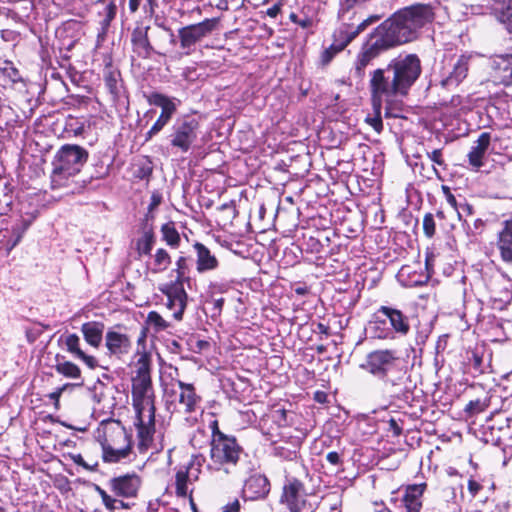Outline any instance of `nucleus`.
Instances as JSON below:
<instances>
[{
    "label": "nucleus",
    "instance_id": "nucleus-57",
    "mask_svg": "<svg viewBox=\"0 0 512 512\" xmlns=\"http://www.w3.org/2000/svg\"><path fill=\"white\" fill-rule=\"evenodd\" d=\"M429 333H430L429 330L418 331L417 334H416V344L417 345H424L426 340H427V338H428Z\"/></svg>",
    "mask_w": 512,
    "mask_h": 512
},
{
    "label": "nucleus",
    "instance_id": "nucleus-33",
    "mask_svg": "<svg viewBox=\"0 0 512 512\" xmlns=\"http://www.w3.org/2000/svg\"><path fill=\"white\" fill-rule=\"evenodd\" d=\"M178 386L181 389L179 403L184 405L186 413H192L198 400L194 386L183 381H178Z\"/></svg>",
    "mask_w": 512,
    "mask_h": 512
},
{
    "label": "nucleus",
    "instance_id": "nucleus-58",
    "mask_svg": "<svg viewBox=\"0 0 512 512\" xmlns=\"http://www.w3.org/2000/svg\"><path fill=\"white\" fill-rule=\"evenodd\" d=\"M481 488L482 486L477 481L473 479L468 481V490L473 496H475L481 490Z\"/></svg>",
    "mask_w": 512,
    "mask_h": 512
},
{
    "label": "nucleus",
    "instance_id": "nucleus-49",
    "mask_svg": "<svg viewBox=\"0 0 512 512\" xmlns=\"http://www.w3.org/2000/svg\"><path fill=\"white\" fill-rule=\"evenodd\" d=\"M209 428L211 430V440L210 442H215L220 440V437H227L228 434L223 433L220 428L217 420H213L209 424Z\"/></svg>",
    "mask_w": 512,
    "mask_h": 512
},
{
    "label": "nucleus",
    "instance_id": "nucleus-35",
    "mask_svg": "<svg viewBox=\"0 0 512 512\" xmlns=\"http://www.w3.org/2000/svg\"><path fill=\"white\" fill-rule=\"evenodd\" d=\"M149 37L154 47H161L167 37L170 38V42L172 44L176 43L173 31L162 24H157L155 28L150 27Z\"/></svg>",
    "mask_w": 512,
    "mask_h": 512
},
{
    "label": "nucleus",
    "instance_id": "nucleus-64",
    "mask_svg": "<svg viewBox=\"0 0 512 512\" xmlns=\"http://www.w3.org/2000/svg\"><path fill=\"white\" fill-rule=\"evenodd\" d=\"M446 200L455 210H458V202L456 200V197L452 193H449V195H447Z\"/></svg>",
    "mask_w": 512,
    "mask_h": 512
},
{
    "label": "nucleus",
    "instance_id": "nucleus-53",
    "mask_svg": "<svg viewBox=\"0 0 512 512\" xmlns=\"http://www.w3.org/2000/svg\"><path fill=\"white\" fill-rule=\"evenodd\" d=\"M162 202V194L159 191H153L148 210L153 212Z\"/></svg>",
    "mask_w": 512,
    "mask_h": 512
},
{
    "label": "nucleus",
    "instance_id": "nucleus-2",
    "mask_svg": "<svg viewBox=\"0 0 512 512\" xmlns=\"http://www.w3.org/2000/svg\"><path fill=\"white\" fill-rule=\"evenodd\" d=\"M422 73V63L417 54H399L386 66L370 72L369 91L374 111L365 121L378 134L383 130L381 117L383 101L391 103L399 97H406Z\"/></svg>",
    "mask_w": 512,
    "mask_h": 512
},
{
    "label": "nucleus",
    "instance_id": "nucleus-11",
    "mask_svg": "<svg viewBox=\"0 0 512 512\" xmlns=\"http://www.w3.org/2000/svg\"><path fill=\"white\" fill-rule=\"evenodd\" d=\"M402 360L396 355V352L390 349H380L370 352L366 356L362 368L377 379H382Z\"/></svg>",
    "mask_w": 512,
    "mask_h": 512
},
{
    "label": "nucleus",
    "instance_id": "nucleus-19",
    "mask_svg": "<svg viewBox=\"0 0 512 512\" xmlns=\"http://www.w3.org/2000/svg\"><path fill=\"white\" fill-rule=\"evenodd\" d=\"M163 294L167 296V307L174 310L173 317L181 320L187 305L188 295L180 283H172L165 289H161Z\"/></svg>",
    "mask_w": 512,
    "mask_h": 512
},
{
    "label": "nucleus",
    "instance_id": "nucleus-60",
    "mask_svg": "<svg viewBox=\"0 0 512 512\" xmlns=\"http://www.w3.org/2000/svg\"><path fill=\"white\" fill-rule=\"evenodd\" d=\"M281 11V5L280 4H274L270 8L267 9L266 14L271 17L275 18Z\"/></svg>",
    "mask_w": 512,
    "mask_h": 512
},
{
    "label": "nucleus",
    "instance_id": "nucleus-8",
    "mask_svg": "<svg viewBox=\"0 0 512 512\" xmlns=\"http://www.w3.org/2000/svg\"><path fill=\"white\" fill-rule=\"evenodd\" d=\"M215 442H210V459L217 465V470H223L225 473H232L231 468L236 467L243 462V456L247 455L242 446L233 435L220 437Z\"/></svg>",
    "mask_w": 512,
    "mask_h": 512
},
{
    "label": "nucleus",
    "instance_id": "nucleus-3",
    "mask_svg": "<svg viewBox=\"0 0 512 512\" xmlns=\"http://www.w3.org/2000/svg\"><path fill=\"white\" fill-rule=\"evenodd\" d=\"M411 330L409 317L400 309L381 305L368 321L365 331L372 339L395 340L406 337Z\"/></svg>",
    "mask_w": 512,
    "mask_h": 512
},
{
    "label": "nucleus",
    "instance_id": "nucleus-48",
    "mask_svg": "<svg viewBox=\"0 0 512 512\" xmlns=\"http://www.w3.org/2000/svg\"><path fill=\"white\" fill-rule=\"evenodd\" d=\"M341 51L342 50H338V45L332 42V44L322 52V63L324 65L328 64L334 58V56Z\"/></svg>",
    "mask_w": 512,
    "mask_h": 512
},
{
    "label": "nucleus",
    "instance_id": "nucleus-32",
    "mask_svg": "<svg viewBox=\"0 0 512 512\" xmlns=\"http://www.w3.org/2000/svg\"><path fill=\"white\" fill-rule=\"evenodd\" d=\"M142 235L136 241V251L139 256L151 255V251L156 242V236L153 227L147 224L142 227Z\"/></svg>",
    "mask_w": 512,
    "mask_h": 512
},
{
    "label": "nucleus",
    "instance_id": "nucleus-23",
    "mask_svg": "<svg viewBox=\"0 0 512 512\" xmlns=\"http://www.w3.org/2000/svg\"><path fill=\"white\" fill-rule=\"evenodd\" d=\"M105 345L111 355L120 358L129 353L132 343L128 335L114 330H109L105 335Z\"/></svg>",
    "mask_w": 512,
    "mask_h": 512
},
{
    "label": "nucleus",
    "instance_id": "nucleus-56",
    "mask_svg": "<svg viewBox=\"0 0 512 512\" xmlns=\"http://www.w3.org/2000/svg\"><path fill=\"white\" fill-rule=\"evenodd\" d=\"M389 429L392 431L394 436H399L402 434V427L399 426L394 418L389 420Z\"/></svg>",
    "mask_w": 512,
    "mask_h": 512
},
{
    "label": "nucleus",
    "instance_id": "nucleus-34",
    "mask_svg": "<svg viewBox=\"0 0 512 512\" xmlns=\"http://www.w3.org/2000/svg\"><path fill=\"white\" fill-rule=\"evenodd\" d=\"M55 359L56 364L54 367L57 373L70 379L81 378V370L75 363L71 361H66L64 356H61L59 354L56 355Z\"/></svg>",
    "mask_w": 512,
    "mask_h": 512
},
{
    "label": "nucleus",
    "instance_id": "nucleus-52",
    "mask_svg": "<svg viewBox=\"0 0 512 512\" xmlns=\"http://www.w3.org/2000/svg\"><path fill=\"white\" fill-rule=\"evenodd\" d=\"M306 246H307V249L312 252V253H319L322 249V244L321 242L316 239L315 237H312L310 236L307 240H306Z\"/></svg>",
    "mask_w": 512,
    "mask_h": 512
},
{
    "label": "nucleus",
    "instance_id": "nucleus-45",
    "mask_svg": "<svg viewBox=\"0 0 512 512\" xmlns=\"http://www.w3.org/2000/svg\"><path fill=\"white\" fill-rule=\"evenodd\" d=\"M488 407V404L485 401L480 399L470 401L466 407L465 412L469 415H476L483 412Z\"/></svg>",
    "mask_w": 512,
    "mask_h": 512
},
{
    "label": "nucleus",
    "instance_id": "nucleus-25",
    "mask_svg": "<svg viewBox=\"0 0 512 512\" xmlns=\"http://www.w3.org/2000/svg\"><path fill=\"white\" fill-rule=\"evenodd\" d=\"M426 486V483L407 486L402 500L407 512H420L422 508L421 498Z\"/></svg>",
    "mask_w": 512,
    "mask_h": 512
},
{
    "label": "nucleus",
    "instance_id": "nucleus-28",
    "mask_svg": "<svg viewBox=\"0 0 512 512\" xmlns=\"http://www.w3.org/2000/svg\"><path fill=\"white\" fill-rule=\"evenodd\" d=\"M491 135L488 132H483L478 137L475 142V146H473L468 153V160L470 165L476 168H480L483 165V157L490 145Z\"/></svg>",
    "mask_w": 512,
    "mask_h": 512
},
{
    "label": "nucleus",
    "instance_id": "nucleus-47",
    "mask_svg": "<svg viewBox=\"0 0 512 512\" xmlns=\"http://www.w3.org/2000/svg\"><path fill=\"white\" fill-rule=\"evenodd\" d=\"M69 456H70L71 460H72L75 464H77V465H79V466L83 467L84 469H86V470H88V471H91V472H94V471H96V470H97V467H98V463H97V462H95V463H94V464H92V465H91V464H88V463L84 460V458L82 457V455H81V454H70Z\"/></svg>",
    "mask_w": 512,
    "mask_h": 512
},
{
    "label": "nucleus",
    "instance_id": "nucleus-13",
    "mask_svg": "<svg viewBox=\"0 0 512 512\" xmlns=\"http://www.w3.org/2000/svg\"><path fill=\"white\" fill-rule=\"evenodd\" d=\"M381 15H370L357 26L343 23L333 33V43L338 45V50H344L360 33L365 31L370 25L378 22Z\"/></svg>",
    "mask_w": 512,
    "mask_h": 512
},
{
    "label": "nucleus",
    "instance_id": "nucleus-39",
    "mask_svg": "<svg viewBox=\"0 0 512 512\" xmlns=\"http://www.w3.org/2000/svg\"><path fill=\"white\" fill-rule=\"evenodd\" d=\"M170 263L171 257L168 252L163 248L158 249L154 255V264L156 266L154 272L166 270Z\"/></svg>",
    "mask_w": 512,
    "mask_h": 512
},
{
    "label": "nucleus",
    "instance_id": "nucleus-12",
    "mask_svg": "<svg viewBox=\"0 0 512 512\" xmlns=\"http://www.w3.org/2000/svg\"><path fill=\"white\" fill-rule=\"evenodd\" d=\"M148 102L161 108V114L145 135V141L151 140L170 122L177 110L176 103L164 94L153 92L148 97Z\"/></svg>",
    "mask_w": 512,
    "mask_h": 512
},
{
    "label": "nucleus",
    "instance_id": "nucleus-14",
    "mask_svg": "<svg viewBox=\"0 0 512 512\" xmlns=\"http://www.w3.org/2000/svg\"><path fill=\"white\" fill-rule=\"evenodd\" d=\"M135 426L138 437V450L143 453L148 450L155 433V411L141 412L136 414Z\"/></svg>",
    "mask_w": 512,
    "mask_h": 512
},
{
    "label": "nucleus",
    "instance_id": "nucleus-62",
    "mask_svg": "<svg viewBox=\"0 0 512 512\" xmlns=\"http://www.w3.org/2000/svg\"><path fill=\"white\" fill-rule=\"evenodd\" d=\"M277 454L280 455V456H284L286 459H289V460H293L295 457H296V452L295 451H289L287 450L286 452L287 453H282L281 451H284L285 449L284 448H277Z\"/></svg>",
    "mask_w": 512,
    "mask_h": 512
},
{
    "label": "nucleus",
    "instance_id": "nucleus-27",
    "mask_svg": "<svg viewBox=\"0 0 512 512\" xmlns=\"http://www.w3.org/2000/svg\"><path fill=\"white\" fill-rule=\"evenodd\" d=\"M80 330L87 344H89L93 348H98L101 345L103 340V333L105 330V325L103 322H85L82 324Z\"/></svg>",
    "mask_w": 512,
    "mask_h": 512
},
{
    "label": "nucleus",
    "instance_id": "nucleus-37",
    "mask_svg": "<svg viewBox=\"0 0 512 512\" xmlns=\"http://www.w3.org/2000/svg\"><path fill=\"white\" fill-rule=\"evenodd\" d=\"M161 233L163 240L171 247H178L180 243V235L175 228L173 222H168L162 225Z\"/></svg>",
    "mask_w": 512,
    "mask_h": 512
},
{
    "label": "nucleus",
    "instance_id": "nucleus-9",
    "mask_svg": "<svg viewBox=\"0 0 512 512\" xmlns=\"http://www.w3.org/2000/svg\"><path fill=\"white\" fill-rule=\"evenodd\" d=\"M219 23V18H206L199 23L178 29V38L183 54L191 55L196 50L197 43L211 36L219 28Z\"/></svg>",
    "mask_w": 512,
    "mask_h": 512
},
{
    "label": "nucleus",
    "instance_id": "nucleus-41",
    "mask_svg": "<svg viewBox=\"0 0 512 512\" xmlns=\"http://www.w3.org/2000/svg\"><path fill=\"white\" fill-rule=\"evenodd\" d=\"M146 322L149 326L154 328L155 332L163 331L169 326L163 317L156 311H151L148 313Z\"/></svg>",
    "mask_w": 512,
    "mask_h": 512
},
{
    "label": "nucleus",
    "instance_id": "nucleus-50",
    "mask_svg": "<svg viewBox=\"0 0 512 512\" xmlns=\"http://www.w3.org/2000/svg\"><path fill=\"white\" fill-rule=\"evenodd\" d=\"M141 1L142 0H129V10L131 13H135L139 9ZM146 2L150 13H153L155 7L157 6L156 0H146Z\"/></svg>",
    "mask_w": 512,
    "mask_h": 512
},
{
    "label": "nucleus",
    "instance_id": "nucleus-24",
    "mask_svg": "<svg viewBox=\"0 0 512 512\" xmlns=\"http://www.w3.org/2000/svg\"><path fill=\"white\" fill-rule=\"evenodd\" d=\"M430 278L428 272L417 271L412 266H403L398 273V280L405 287H418L426 284Z\"/></svg>",
    "mask_w": 512,
    "mask_h": 512
},
{
    "label": "nucleus",
    "instance_id": "nucleus-10",
    "mask_svg": "<svg viewBox=\"0 0 512 512\" xmlns=\"http://www.w3.org/2000/svg\"><path fill=\"white\" fill-rule=\"evenodd\" d=\"M381 380L392 398L407 402L412 397L414 384L402 361Z\"/></svg>",
    "mask_w": 512,
    "mask_h": 512
},
{
    "label": "nucleus",
    "instance_id": "nucleus-15",
    "mask_svg": "<svg viewBox=\"0 0 512 512\" xmlns=\"http://www.w3.org/2000/svg\"><path fill=\"white\" fill-rule=\"evenodd\" d=\"M112 492L124 498L136 497L141 486V478L136 473H127L109 480Z\"/></svg>",
    "mask_w": 512,
    "mask_h": 512
},
{
    "label": "nucleus",
    "instance_id": "nucleus-26",
    "mask_svg": "<svg viewBox=\"0 0 512 512\" xmlns=\"http://www.w3.org/2000/svg\"><path fill=\"white\" fill-rule=\"evenodd\" d=\"M196 251V264L197 271L199 273H204L206 271H211L217 269L219 262L215 255L211 253V251L202 243L196 242L193 245Z\"/></svg>",
    "mask_w": 512,
    "mask_h": 512
},
{
    "label": "nucleus",
    "instance_id": "nucleus-20",
    "mask_svg": "<svg viewBox=\"0 0 512 512\" xmlns=\"http://www.w3.org/2000/svg\"><path fill=\"white\" fill-rule=\"evenodd\" d=\"M150 27H136L131 33V43L133 51L143 59H148L152 54L163 55L162 52L155 49L149 37Z\"/></svg>",
    "mask_w": 512,
    "mask_h": 512
},
{
    "label": "nucleus",
    "instance_id": "nucleus-16",
    "mask_svg": "<svg viewBox=\"0 0 512 512\" xmlns=\"http://www.w3.org/2000/svg\"><path fill=\"white\" fill-rule=\"evenodd\" d=\"M60 347L65 349L75 359L82 360L90 369L98 367V361L94 356L86 354L81 349L80 337L75 333H65L58 339Z\"/></svg>",
    "mask_w": 512,
    "mask_h": 512
},
{
    "label": "nucleus",
    "instance_id": "nucleus-40",
    "mask_svg": "<svg viewBox=\"0 0 512 512\" xmlns=\"http://www.w3.org/2000/svg\"><path fill=\"white\" fill-rule=\"evenodd\" d=\"M189 259L187 257L181 256L176 261V281L174 283H180L183 285V283L187 280H189V277L186 276V274L189 271Z\"/></svg>",
    "mask_w": 512,
    "mask_h": 512
},
{
    "label": "nucleus",
    "instance_id": "nucleus-42",
    "mask_svg": "<svg viewBox=\"0 0 512 512\" xmlns=\"http://www.w3.org/2000/svg\"><path fill=\"white\" fill-rule=\"evenodd\" d=\"M116 11H117V6L114 2H110L104 8V12H103L104 17L100 22L103 30H106L110 26L112 20L116 16Z\"/></svg>",
    "mask_w": 512,
    "mask_h": 512
},
{
    "label": "nucleus",
    "instance_id": "nucleus-46",
    "mask_svg": "<svg viewBox=\"0 0 512 512\" xmlns=\"http://www.w3.org/2000/svg\"><path fill=\"white\" fill-rule=\"evenodd\" d=\"M435 220L432 213H426L423 218V231L428 238H432L435 234Z\"/></svg>",
    "mask_w": 512,
    "mask_h": 512
},
{
    "label": "nucleus",
    "instance_id": "nucleus-5",
    "mask_svg": "<svg viewBox=\"0 0 512 512\" xmlns=\"http://www.w3.org/2000/svg\"><path fill=\"white\" fill-rule=\"evenodd\" d=\"M104 462L116 463L128 457L131 442L120 421H111L104 426V435L100 440Z\"/></svg>",
    "mask_w": 512,
    "mask_h": 512
},
{
    "label": "nucleus",
    "instance_id": "nucleus-63",
    "mask_svg": "<svg viewBox=\"0 0 512 512\" xmlns=\"http://www.w3.org/2000/svg\"><path fill=\"white\" fill-rule=\"evenodd\" d=\"M314 400L318 403H325L327 401V394L322 391H316L314 394Z\"/></svg>",
    "mask_w": 512,
    "mask_h": 512
},
{
    "label": "nucleus",
    "instance_id": "nucleus-6",
    "mask_svg": "<svg viewBox=\"0 0 512 512\" xmlns=\"http://www.w3.org/2000/svg\"><path fill=\"white\" fill-rule=\"evenodd\" d=\"M199 133V119L193 114H184L174 120L167 139L173 150L187 153L194 148Z\"/></svg>",
    "mask_w": 512,
    "mask_h": 512
},
{
    "label": "nucleus",
    "instance_id": "nucleus-61",
    "mask_svg": "<svg viewBox=\"0 0 512 512\" xmlns=\"http://www.w3.org/2000/svg\"><path fill=\"white\" fill-rule=\"evenodd\" d=\"M154 220V215H153V212H150L148 210V212L146 213L143 221H142V224H141V228L144 227L146 224L149 226V227H153V222Z\"/></svg>",
    "mask_w": 512,
    "mask_h": 512
},
{
    "label": "nucleus",
    "instance_id": "nucleus-21",
    "mask_svg": "<svg viewBox=\"0 0 512 512\" xmlns=\"http://www.w3.org/2000/svg\"><path fill=\"white\" fill-rule=\"evenodd\" d=\"M496 247L501 260L506 264H512V213L501 222V228L497 232Z\"/></svg>",
    "mask_w": 512,
    "mask_h": 512
},
{
    "label": "nucleus",
    "instance_id": "nucleus-22",
    "mask_svg": "<svg viewBox=\"0 0 512 512\" xmlns=\"http://www.w3.org/2000/svg\"><path fill=\"white\" fill-rule=\"evenodd\" d=\"M270 491V483L266 476L254 474L244 483L242 494L246 500L265 498Z\"/></svg>",
    "mask_w": 512,
    "mask_h": 512
},
{
    "label": "nucleus",
    "instance_id": "nucleus-18",
    "mask_svg": "<svg viewBox=\"0 0 512 512\" xmlns=\"http://www.w3.org/2000/svg\"><path fill=\"white\" fill-rule=\"evenodd\" d=\"M281 502L287 505L290 512H301L306 504L302 482L297 479L289 480L283 487Z\"/></svg>",
    "mask_w": 512,
    "mask_h": 512
},
{
    "label": "nucleus",
    "instance_id": "nucleus-55",
    "mask_svg": "<svg viewBox=\"0 0 512 512\" xmlns=\"http://www.w3.org/2000/svg\"><path fill=\"white\" fill-rule=\"evenodd\" d=\"M326 460L333 466H338L342 463L341 456L336 451H331L326 455Z\"/></svg>",
    "mask_w": 512,
    "mask_h": 512
},
{
    "label": "nucleus",
    "instance_id": "nucleus-1",
    "mask_svg": "<svg viewBox=\"0 0 512 512\" xmlns=\"http://www.w3.org/2000/svg\"><path fill=\"white\" fill-rule=\"evenodd\" d=\"M438 3H415L394 12L377 26L363 43L354 62L353 76L362 80L366 67L383 52L412 42L435 19Z\"/></svg>",
    "mask_w": 512,
    "mask_h": 512
},
{
    "label": "nucleus",
    "instance_id": "nucleus-4",
    "mask_svg": "<svg viewBox=\"0 0 512 512\" xmlns=\"http://www.w3.org/2000/svg\"><path fill=\"white\" fill-rule=\"evenodd\" d=\"M88 156V151L79 145H63L52 162L51 187L53 189L68 187L70 179L81 171Z\"/></svg>",
    "mask_w": 512,
    "mask_h": 512
},
{
    "label": "nucleus",
    "instance_id": "nucleus-17",
    "mask_svg": "<svg viewBox=\"0 0 512 512\" xmlns=\"http://www.w3.org/2000/svg\"><path fill=\"white\" fill-rule=\"evenodd\" d=\"M490 68L494 83L512 85V54L493 56L490 59Z\"/></svg>",
    "mask_w": 512,
    "mask_h": 512
},
{
    "label": "nucleus",
    "instance_id": "nucleus-30",
    "mask_svg": "<svg viewBox=\"0 0 512 512\" xmlns=\"http://www.w3.org/2000/svg\"><path fill=\"white\" fill-rule=\"evenodd\" d=\"M37 217L36 213L21 215V219L12 226L11 235L7 241L10 249L14 248L22 239L24 233Z\"/></svg>",
    "mask_w": 512,
    "mask_h": 512
},
{
    "label": "nucleus",
    "instance_id": "nucleus-36",
    "mask_svg": "<svg viewBox=\"0 0 512 512\" xmlns=\"http://www.w3.org/2000/svg\"><path fill=\"white\" fill-rule=\"evenodd\" d=\"M12 193L13 186L10 181L0 176V204L3 203L5 205L4 208H0V215H5L11 210Z\"/></svg>",
    "mask_w": 512,
    "mask_h": 512
},
{
    "label": "nucleus",
    "instance_id": "nucleus-38",
    "mask_svg": "<svg viewBox=\"0 0 512 512\" xmlns=\"http://www.w3.org/2000/svg\"><path fill=\"white\" fill-rule=\"evenodd\" d=\"M176 495L178 497H186L187 496V482L189 479V467H185L184 469H180L176 472Z\"/></svg>",
    "mask_w": 512,
    "mask_h": 512
},
{
    "label": "nucleus",
    "instance_id": "nucleus-43",
    "mask_svg": "<svg viewBox=\"0 0 512 512\" xmlns=\"http://www.w3.org/2000/svg\"><path fill=\"white\" fill-rule=\"evenodd\" d=\"M500 20L512 32V0H507L500 13Z\"/></svg>",
    "mask_w": 512,
    "mask_h": 512
},
{
    "label": "nucleus",
    "instance_id": "nucleus-59",
    "mask_svg": "<svg viewBox=\"0 0 512 512\" xmlns=\"http://www.w3.org/2000/svg\"><path fill=\"white\" fill-rule=\"evenodd\" d=\"M224 305V298L215 299L213 301L214 314L220 315Z\"/></svg>",
    "mask_w": 512,
    "mask_h": 512
},
{
    "label": "nucleus",
    "instance_id": "nucleus-31",
    "mask_svg": "<svg viewBox=\"0 0 512 512\" xmlns=\"http://www.w3.org/2000/svg\"><path fill=\"white\" fill-rule=\"evenodd\" d=\"M103 77L105 86L110 92V94L113 96V98H118L121 94V90L123 87L120 71L113 68L111 64L106 65Z\"/></svg>",
    "mask_w": 512,
    "mask_h": 512
},
{
    "label": "nucleus",
    "instance_id": "nucleus-29",
    "mask_svg": "<svg viewBox=\"0 0 512 512\" xmlns=\"http://www.w3.org/2000/svg\"><path fill=\"white\" fill-rule=\"evenodd\" d=\"M468 73V60L461 56L454 63L452 71L449 72L448 76L442 79L441 84L443 87L449 88L451 86H457L467 76Z\"/></svg>",
    "mask_w": 512,
    "mask_h": 512
},
{
    "label": "nucleus",
    "instance_id": "nucleus-7",
    "mask_svg": "<svg viewBox=\"0 0 512 512\" xmlns=\"http://www.w3.org/2000/svg\"><path fill=\"white\" fill-rule=\"evenodd\" d=\"M132 400L136 414L156 411L149 362L146 355H142L138 360L136 376L132 380Z\"/></svg>",
    "mask_w": 512,
    "mask_h": 512
},
{
    "label": "nucleus",
    "instance_id": "nucleus-51",
    "mask_svg": "<svg viewBox=\"0 0 512 512\" xmlns=\"http://www.w3.org/2000/svg\"><path fill=\"white\" fill-rule=\"evenodd\" d=\"M83 382L81 381L76 386H81ZM73 384L66 383L63 386L59 387L57 390L49 394V398L55 402V405L58 406L59 398L61 394L66 390L67 387L72 386Z\"/></svg>",
    "mask_w": 512,
    "mask_h": 512
},
{
    "label": "nucleus",
    "instance_id": "nucleus-44",
    "mask_svg": "<svg viewBox=\"0 0 512 512\" xmlns=\"http://www.w3.org/2000/svg\"><path fill=\"white\" fill-rule=\"evenodd\" d=\"M94 489L101 497L102 502L106 509L112 511L117 508L115 505L117 503V500L112 498L110 495H108L104 489H102L99 485H96V484H94Z\"/></svg>",
    "mask_w": 512,
    "mask_h": 512
},
{
    "label": "nucleus",
    "instance_id": "nucleus-54",
    "mask_svg": "<svg viewBox=\"0 0 512 512\" xmlns=\"http://www.w3.org/2000/svg\"><path fill=\"white\" fill-rule=\"evenodd\" d=\"M428 158L435 164L439 166L444 165V160L442 158V150L441 149H435L430 153H427Z\"/></svg>",
    "mask_w": 512,
    "mask_h": 512
}]
</instances>
